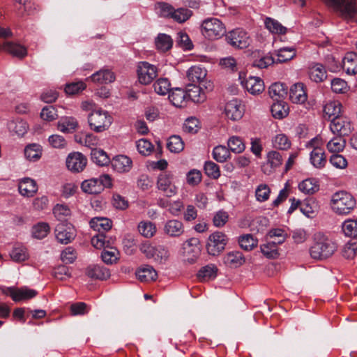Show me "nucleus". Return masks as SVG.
Masks as SVG:
<instances>
[{
  "label": "nucleus",
  "instance_id": "f257e3e1",
  "mask_svg": "<svg viewBox=\"0 0 357 357\" xmlns=\"http://www.w3.org/2000/svg\"><path fill=\"white\" fill-rule=\"evenodd\" d=\"M319 233L315 242L310 248V256L314 259H325L331 257L337 250L336 243L324 235Z\"/></svg>",
  "mask_w": 357,
  "mask_h": 357
},
{
  "label": "nucleus",
  "instance_id": "f03ea898",
  "mask_svg": "<svg viewBox=\"0 0 357 357\" xmlns=\"http://www.w3.org/2000/svg\"><path fill=\"white\" fill-rule=\"evenodd\" d=\"M356 206V200L354 197L345 192H335L331 199V208L338 215L349 214Z\"/></svg>",
  "mask_w": 357,
  "mask_h": 357
},
{
  "label": "nucleus",
  "instance_id": "7ed1b4c3",
  "mask_svg": "<svg viewBox=\"0 0 357 357\" xmlns=\"http://www.w3.org/2000/svg\"><path fill=\"white\" fill-rule=\"evenodd\" d=\"M89 127L96 132H101L107 130L112 123V117L108 112L98 108L88 115Z\"/></svg>",
  "mask_w": 357,
  "mask_h": 357
},
{
  "label": "nucleus",
  "instance_id": "20e7f679",
  "mask_svg": "<svg viewBox=\"0 0 357 357\" xmlns=\"http://www.w3.org/2000/svg\"><path fill=\"white\" fill-rule=\"evenodd\" d=\"M112 185V180L109 175L103 174L99 178H92L84 180L81 184V188L85 193L97 195L103 191L105 188Z\"/></svg>",
  "mask_w": 357,
  "mask_h": 357
},
{
  "label": "nucleus",
  "instance_id": "39448f33",
  "mask_svg": "<svg viewBox=\"0 0 357 357\" xmlns=\"http://www.w3.org/2000/svg\"><path fill=\"white\" fill-rule=\"evenodd\" d=\"M202 34L208 39H218L226 32L223 23L218 18L211 17L206 19L202 24Z\"/></svg>",
  "mask_w": 357,
  "mask_h": 357
},
{
  "label": "nucleus",
  "instance_id": "423d86ee",
  "mask_svg": "<svg viewBox=\"0 0 357 357\" xmlns=\"http://www.w3.org/2000/svg\"><path fill=\"white\" fill-rule=\"evenodd\" d=\"M347 20L357 22V3L354 0H328Z\"/></svg>",
  "mask_w": 357,
  "mask_h": 357
},
{
  "label": "nucleus",
  "instance_id": "0eeeda50",
  "mask_svg": "<svg viewBox=\"0 0 357 357\" xmlns=\"http://www.w3.org/2000/svg\"><path fill=\"white\" fill-rule=\"evenodd\" d=\"M227 242L228 237L224 232L217 231L212 233L206 244L208 253L213 256L218 255L225 250Z\"/></svg>",
  "mask_w": 357,
  "mask_h": 357
},
{
  "label": "nucleus",
  "instance_id": "6e6552de",
  "mask_svg": "<svg viewBox=\"0 0 357 357\" xmlns=\"http://www.w3.org/2000/svg\"><path fill=\"white\" fill-rule=\"evenodd\" d=\"M157 188L162 192L165 196L172 197L178 192V187L175 184L174 176L172 174L162 172L157 178Z\"/></svg>",
  "mask_w": 357,
  "mask_h": 357
},
{
  "label": "nucleus",
  "instance_id": "1a4fd4ad",
  "mask_svg": "<svg viewBox=\"0 0 357 357\" xmlns=\"http://www.w3.org/2000/svg\"><path fill=\"white\" fill-rule=\"evenodd\" d=\"M227 43L234 48L248 47L251 39L248 33L242 29H236L229 31L226 36Z\"/></svg>",
  "mask_w": 357,
  "mask_h": 357
},
{
  "label": "nucleus",
  "instance_id": "9d476101",
  "mask_svg": "<svg viewBox=\"0 0 357 357\" xmlns=\"http://www.w3.org/2000/svg\"><path fill=\"white\" fill-rule=\"evenodd\" d=\"M137 78L140 84H151L158 75L157 67L146 61L139 62L137 69Z\"/></svg>",
  "mask_w": 357,
  "mask_h": 357
},
{
  "label": "nucleus",
  "instance_id": "9b49d317",
  "mask_svg": "<svg viewBox=\"0 0 357 357\" xmlns=\"http://www.w3.org/2000/svg\"><path fill=\"white\" fill-rule=\"evenodd\" d=\"M3 293L10 296L15 302L27 301L34 298L38 294L37 291L25 286L20 288L8 287L3 291Z\"/></svg>",
  "mask_w": 357,
  "mask_h": 357
},
{
  "label": "nucleus",
  "instance_id": "f8f14e48",
  "mask_svg": "<svg viewBox=\"0 0 357 357\" xmlns=\"http://www.w3.org/2000/svg\"><path fill=\"white\" fill-rule=\"evenodd\" d=\"M330 129L333 134L343 137L349 135L352 130L349 119L344 116L333 118L331 120Z\"/></svg>",
  "mask_w": 357,
  "mask_h": 357
},
{
  "label": "nucleus",
  "instance_id": "ddd939ff",
  "mask_svg": "<svg viewBox=\"0 0 357 357\" xmlns=\"http://www.w3.org/2000/svg\"><path fill=\"white\" fill-rule=\"evenodd\" d=\"M319 140L316 138L312 139L310 143L309 146L312 147L313 149L310 153V162L317 169H322L326 164V157L324 150L318 146Z\"/></svg>",
  "mask_w": 357,
  "mask_h": 357
},
{
  "label": "nucleus",
  "instance_id": "4468645a",
  "mask_svg": "<svg viewBox=\"0 0 357 357\" xmlns=\"http://www.w3.org/2000/svg\"><path fill=\"white\" fill-rule=\"evenodd\" d=\"M54 233L57 241L63 244L69 243L75 236L74 227L64 222H60L56 226Z\"/></svg>",
  "mask_w": 357,
  "mask_h": 357
},
{
  "label": "nucleus",
  "instance_id": "2eb2a0df",
  "mask_svg": "<svg viewBox=\"0 0 357 357\" xmlns=\"http://www.w3.org/2000/svg\"><path fill=\"white\" fill-rule=\"evenodd\" d=\"M163 234L169 238H179L185 233L183 223L176 219L167 220L162 227Z\"/></svg>",
  "mask_w": 357,
  "mask_h": 357
},
{
  "label": "nucleus",
  "instance_id": "dca6fc26",
  "mask_svg": "<svg viewBox=\"0 0 357 357\" xmlns=\"http://www.w3.org/2000/svg\"><path fill=\"white\" fill-rule=\"evenodd\" d=\"M206 75L207 70L201 66H193L187 71V78L191 84H202L206 89L208 88L206 85Z\"/></svg>",
  "mask_w": 357,
  "mask_h": 357
},
{
  "label": "nucleus",
  "instance_id": "f3484780",
  "mask_svg": "<svg viewBox=\"0 0 357 357\" xmlns=\"http://www.w3.org/2000/svg\"><path fill=\"white\" fill-rule=\"evenodd\" d=\"M86 163V157L79 152L70 153L66 158V166L70 171L73 172H82L85 168Z\"/></svg>",
  "mask_w": 357,
  "mask_h": 357
},
{
  "label": "nucleus",
  "instance_id": "a211bd4d",
  "mask_svg": "<svg viewBox=\"0 0 357 357\" xmlns=\"http://www.w3.org/2000/svg\"><path fill=\"white\" fill-rule=\"evenodd\" d=\"M183 250L187 257L186 259L190 263H193L201 252L199 240L197 238H191L187 240L183 244Z\"/></svg>",
  "mask_w": 357,
  "mask_h": 357
},
{
  "label": "nucleus",
  "instance_id": "6ab92c4d",
  "mask_svg": "<svg viewBox=\"0 0 357 357\" xmlns=\"http://www.w3.org/2000/svg\"><path fill=\"white\" fill-rule=\"evenodd\" d=\"M289 98L295 104L305 103L307 100V94L304 84L298 82L293 84L289 89Z\"/></svg>",
  "mask_w": 357,
  "mask_h": 357
},
{
  "label": "nucleus",
  "instance_id": "aec40b11",
  "mask_svg": "<svg viewBox=\"0 0 357 357\" xmlns=\"http://www.w3.org/2000/svg\"><path fill=\"white\" fill-rule=\"evenodd\" d=\"M225 113L228 119L238 121L242 118L243 109L239 101L237 99H234L226 103Z\"/></svg>",
  "mask_w": 357,
  "mask_h": 357
},
{
  "label": "nucleus",
  "instance_id": "412c9836",
  "mask_svg": "<svg viewBox=\"0 0 357 357\" xmlns=\"http://www.w3.org/2000/svg\"><path fill=\"white\" fill-rule=\"evenodd\" d=\"M243 86L252 95H258L264 91V81L259 77H249L242 81Z\"/></svg>",
  "mask_w": 357,
  "mask_h": 357
},
{
  "label": "nucleus",
  "instance_id": "4be33fe9",
  "mask_svg": "<svg viewBox=\"0 0 357 357\" xmlns=\"http://www.w3.org/2000/svg\"><path fill=\"white\" fill-rule=\"evenodd\" d=\"M85 273L90 278L101 280H107L111 275L110 271L107 268L98 264L89 266L86 269Z\"/></svg>",
  "mask_w": 357,
  "mask_h": 357
},
{
  "label": "nucleus",
  "instance_id": "5701e85b",
  "mask_svg": "<svg viewBox=\"0 0 357 357\" xmlns=\"http://www.w3.org/2000/svg\"><path fill=\"white\" fill-rule=\"evenodd\" d=\"M18 190L21 195L31 197L36 193L38 186L33 179L30 178H24L19 182Z\"/></svg>",
  "mask_w": 357,
  "mask_h": 357
},
{
  "label": "nucleus",
  "instance_id": "b1692460",
  "mask_svg": "<svg viewBox=\"0 0 357 357\" xmlns=\"http://www.w3.org/2000/svg\"><path fill=\"white\" fill-rule=\"evenodd\" d=\"M112 166L118 172H128L132 169V161L126 155H119L112 159Z\"/></svg>",
  "mask_w": 357,
  "mask_h": 357
},
{
  "label": "nucleus",
  "instance_id": "393cba45",
  "mask_svg": "<svg viewBox=\"0 0 357 357\" xmlns=\"http://www.w3.org/2000/svg\"><path fill=\"white\" fill-rule=\"evenodd\" d=\"M1 49L20 59H22L27 55V49L26 47L13 42L5 43Z\"/></svg>",
  "mask_w": 357,
  "mask_h": 357
},
{
  "label": "nucleus",
  "instance_id": "a878e982",
  "mask_svg": "<svg viewBox=\"0 0 357 357\" xmlns=\"http://www.w3.org/2000/svg\"><path fill=\"white\" fill-rule=\"evenodd\" d=\"M342 68L347 74H357V53L351 52L345 54L342 59Z\"/></svg>",
  "mask_w": 357,
  "mask_h": 357
},
{
  "label": "nucleus",
  "instance_id": "bb28decb",
  "mask_svg": "<svg viewBox=\"0 0 357 357\" xmlns=\"http://www.w3.org/2000/svg\"><path fill=\"white\" fill-rule=\"evenodd\" d=\"M91 78L93 82L103 84L114 82L116 77L112 70L109 69H101L93 73Z\"/></svg>",
  "mask_w": 357,
  "mask_h": 357
},
{
  "label": "nucleus",
  "instance_id": "cd10ccee",
  "mask_svg": "<svg viewBox=\"0 0 357 357\" xmlns=\"http://www.w3.org/2000/svg\"><path fill=\"white\" fill-rule=\"evenodd\" d=\"M310 79L315 82H323L327 77L325 67L321 63H312L309 67Z\"/></svg>",
  "mask_w": 357,
  "mask_h": 357
},
{
  "label": "nucleus",
  "instance_id": "c85d7f7f",
  "mask_svg": "<svg viewBox=\"0 0 357 357\" xmlns=\"http://www.w3.org/2000/svg\"><path fill=\"white\" fill-rule=\"evenodd\" d=\"M186 92L188 99L194 102L201 103L206 99V96L199 85L189 84Z\"/></svg>",
  "mask_w": 357,
  "mask_h": 357
},
{
  "label": "nucleus",
  "instance_id": "c756f323",
  "mask_svg": "<svg viewBox=\"0 0 357 357\" xmlns=\"http://www.w3.org/2000/svg\"><path fill=\"white\" fill-rule=\"evenodd\" d=\"M225 264L231 268L242 266L245 260L241 252L235 251L227 253L223 258Z\"/></svg>",
  "mask_w": 357,
  "mask_h": 357
},
{
  "label": "nucleus",
  "instance_id": "7c9ffc66",
  "mask_svg": "<svg viewBox=\"0 0 357 357\" xmlns=\"http://www.w3.org/2000/svg\"><path fill=\"white\" fill-rule=\"evenodd\" d=\"M137 230L144 238H151L155 235L157 227L154 222L149 220H142L139 222Z\"/></svg>",
  "mask_w": 357,
  "mask_h": 357
},
{
  "label": "nucleus",
  "instance_id": "2f4dec72",
  "mask_svg": "<svg viewBox=\"0 0 357 357\" xmlns=\"http://www.w3.org/2000/svg\"><path fill=\"white\" fill-rule=\"evenodd\" d=\"M170 102L177 107H183L188 100L186 91L176 88L169 94Z\"/></svg>",
  "mask_w": 357,
  "mask_h": 357
},
{
  "label": "nucleus",
  "instance_id": "473e14b6",
  "mask_svg": "<svg viewBox=\"0 0 357 357\" xmlns=\"http://www.w3.org/2000/svg\"><path fill=\"white\" fill-rule=\"evenodd\" d=\"M90 226L99 233H105L112 228V221L106 218L95 217L90 221Z\"/></svg>",
  "mask_w": 357,
  "mask_h": 357
},
{
  "label": "nucleus",
  "instance_id": "72a5a7b5",
  "mask_svg": "<svg viewBox=\"0 0 357 357\" xmlns=\"http://www.w3.org/2000/svg\"><path fill=\"white\" fill-rule=\"evenodd\" d=\"M78 126L77 119L73 116L62 117L57 123L58 129L62 132H72Z\"/></svg>",
  "mask_w": 357,
  "mask_h": 357
},
{
  "label": "nucleus",
  "instance_id": "f704fd0d",
  "mask_svg": "<svg viewBox=\"0 0 357 357\" xmlns=\"http://www.w3.org/2000/svg\"><path fill=\"white\" fill-rule=\"evenodd\" d=\"M136 275L141 282H148L155 280L158 274L152 266L146 265L140 268L136 272Z\"/></svg>",
  "mask_w": 357,
  "mask_h": 357
},
{
  "label": "nucleus",
  "instance_id": "c9c22d12",
  "mask_svg": "<svg viewBox=\"0 0 357 357\" xmlns=\"http://www.w3.org/2000/svg\"><path fill=\"white\" fill-rule=\"evenodd\" d=\"M268 93L271 98L275 101L281 100L287 94V88L282 83L275 82L271 85Z\"/></svg>",
  "mask_w": 357,
  "mask_h": 357
},
{
  "label": "nucleus",
  "instance_id": "e433bc0d",
  "mask_svg": "<svg viewBox=\"0 0 357 357\" xmlns=\"http://www.w3.org/2000/svg\"><path fill=\"white\" fill-rule=\"evenodd\" d=\"M342 105L338 101H331L326 103L324 107V113L325 117L328 116L329 119L341 116Z\"/></svg>",
  "mask_w": 357,
  "mask_h": 357
},
{
  "label": "nucleus",
  "instance_id": "4c0bfd02",
  "mask_svg": "<svg viewBox=\"0 0 357 357\" xmlns=\"http://www.w3.org/2000/svg\"><path fill=\"white\" fill-rule=\"evenodd\" d=\"M218 268L214 264H208L202 268L197 273V278L200 281H206L214 279L217 275Z\"/></svg>",
  "mask_w": 357,
  "mask_h": 357
},
{
  "label": "nucleus",
  "instance_id": "58836bf2",
  "mask_svg": "<svg viewBox=\"0 0 357 357\" xmlns=\"http://www.w3.org/2000/svg\"><path fill=\"white\" fill-rule=\"evenodd\" d=\"M271 111L274 118L281 119L288 115L289 107L284 102L278 100L272 105Z\"/></svg>",
  "mask_w": 357,
  "mask_h": 357
},
{
  "label": "nucleus",
  "instance_id": "ea45409f",
  "mask_svg": "<svg viewBox=\"0 0 357 357\" xmlns=\"http://www.w3.org/2000/svg\"><path fill=\"white\" fill-rule=\"evenodd\" d=\"M24 155L30 161L38 160L42 155V147L38 144H31L24 149Z\"/></svg>",
  "mask_w": 357,
  "mask_h": 357
},
{
  "label": "nucleus",
  "instance_id": "a19ab883",
  "mask_svg": "<svg viewBox=\"0 0 357 357\" xmlns=\"http://www.w3.org/2000/svg\"><path fill=\"white\" fill-rule=\"evenodd\" d=\"M278 244L269 241L260 246L261 252L268 259H276L279 256Z\"/></svg>",
  "mask_w": 357,
  "mask_h": 357
},
{
  "label": "nucleus",
  "instance_id": "79ce46f5",
  "mask_svg": "<svg viewBox=\"0 0 357 357\" xmlns=\"http://www.w3.org/2000/svg\"><path fill=\"white\" fill-rule=\"evenodd\" d=\"M91 160L98 165L105 166L109 163L110 160L107 153L102 149H92Z\"/></svg>",
  "mask_w": 357,
  "mask_h": 357
},
{
  "label": "nucleus",
  "instance_id": "37998d69",
  "mask_svg": "<svg viewBox=\"0 0 357 357\" xmlns=\"http://www.w3.org/2000/svg\"><path fill=\"white\" fill-rule=\"evenodd\" d=\"M155 46L160 52H166L172 48L173 40L171 37L165 33H160L155 38Z\"/></svg>",
  "mask_w": 357,
  "mask_h": 357
},
{
  "label": "nucleus",
  "instance_id": "c03bdc74",
  "mask_svg": "<svg viewBox=\"0 0 357 357\" xmlns=\"http://www.w3.org/2000/svg\"><path fill=\"white\" fill-rule=\"evenodd\" d=\"M229 151L235 153H241L244 151L245 145L243 139L238 136H231L227 141Z\"/></svg>",
  "mask_w": 357,
  "mask_h": 357
},
{
  "label": "nucleus",
  "instance_id": "a18cd8bd",
  "mask_svg": "<svg viewBox=\"0 0 357 357\" xmlns=\"http://www.w3.org/2000/svg\"><path fill=\"white\" fill-rule=\"evenodd\" d=\"M92 245L97 249H105L111 245V238L105 234L99 233L91 238Z\"/></svg>",
  "mask_w": 357,
  "mask_h": 357
},
{
  "label": "nucleus",
  "instance_id": "49530a36",
  "mask_svg": "<svg viewBox=\"0 0 357 357\" xmlns=\"http://www.w3.org/2000/svg\"><path fill=\"white\" fill-rule=\"evenodd\" d=\"M342 230L345 236H357V219H347L342 225Z\"/></svg>",
  "mask_w": 357,
  "mask_h": 357
},
{
  "label": "nucleus",
  "instance_id": "de8ad7c7",
  "mask_svg": "<svg viewBox=\"0 0 357 357\" xmlns=\"http://www.w3.org/2000/svg\"><path fill=\"white\" fill-rule=\"evenodd\" d=\"M345 144L346 141L343 137L336 136L327 143L326 147L331 153H339L343 151Z\"/></svg>",
  "mask_w": 357,
  "mask_h": 357
},
{
  "label": "nucleus",
  "instance_id": "09e8293b",
  "mask_svg": "<svg viewBox=\"0 0 357 357\" xmlns=\"http://www.w3.org/2000/svg\"><path fill=\"white\" fill-rule=\"evenodd\" d=\"M212 154L213 159L218 162H224L231 156L229 149L222 145L215 146Z\"/></svg>",
  "mask_w": 357,
  "mask_h": 357
},
{
  "label": "nucleus",
  "instance_id": "8fccbe9b",
  "mask_svg": "<svg viewBox=\"0 0 357 357\" xmlns=\"http://www.w3.org/2000/svg\"><path fill=\"white\" fill-rule=\"evenodd\" d=\"M238 243L241 248L250 251L257 247L258 241L252 234H245L238 238Z\"/></svg>",
  "mask_w": 357,
  "mask_h": 357
},
{
  "label": "nucleus",
  "instance_id": "3c124183",
  "mask_svg": "<svg viewBox=\"0 0 357 357\" xmlns=\"http://www.w3.org/2000/svg\"><path fill=\"white\" fill-rule=\"evenodd\" d=\"M273 146L278 149L287 150L291 146V141L284 134H278L272 139Z\"/></svg>",
  "mask_w": 357,
  "mask_h": 357
},
{
  "label": "nucleus",
  "instance_id": "603ef678",
  "mask_svg": "<svg viewBox=\"0 0 357 357\" xmlns=\"http://www.w3.org/2000/svg\"><path fill=\"white\" fill-rule=\"evenodd\" d=\"M119 251L109 245L102 252L101 257L102 261L107 264L115 263L119 259Z\"/></svg>",
  "mask_w": 357,
  "mask_h": 357
},
{
  "label": "nucleus",
  "instance_id": "864d4df0",
  "mask_svg": "<svg viewBox=\"0 0 357 357\" xmlns=\"http://www.w3.org/2000/svg\"><path fill=\"white\" fill-rule=\"evenodd\" d=\"M10 256L13 261L21 262L28 259L29 254L25 247L23 245H17L13 248Z\"/></svg>",
  "mask_w": 357,
  "mask_h": 357
},
{
  "label": "nucleus",
  "instance_id": "5fc2aeb1",
  "mask_svg": "<svg viewBox=\"0 0 357 357\" xmlns=\"http://www.w3.org/2000/svg\"><path fill=\"white\" fill-rule=\"evenodd\" d=\"M169 256L168 249L164 245L154 246V251L153 253L152 259L158 263H164L166 261Z\"/></svg>",
  "mask_w": 357,
  "mask_h": 357
},
{
  "label": "nucleus",
  "instance_id": "6e6d98bb",
  "mask_svg": "<svg viewBox=\"0 0 357 357\" xmlns=\"http://www.w3.org/2000/svg\"><path fill=\"white\" fill-rule=\"evenodd\" d=\"M50 231V226L46 222H38L32 227V235L34 238L42 239L47 236Z\"/></svg>",
  "mask_w": 357,
  "mask_h": 357
},
{
  "label": "nucleus",
  "instance_id": "4d7b16f0",
  "mask_svg": "<svg viewBox=\"0 0 357 357\" xmlns=\"http://www.w3.org/2000/svg\"><path fill=\"white\" fill-rule=\"evenodd\" d=\"M170 86V82L167 78H160L153 84L154 91L160 96L169 93Z\"/></svg>",
  "mask_w": 357,
  "mask_h": 357
},
{
  "label": "nucleus",
  "instance_id": "13d9d810",
  "mask_svg": "<svg viewBox=\"0 0 357 357\" xmlns=\"http://www.w3.org/2000/svg\"><path fill=\"white\" fill-rule=\"evenodd\" d=\"M296 56V50L293 47H283L278 50L277 63H284L292 59Z\"/></svg>",
  "mask_w": 357,
  "mask_h": 357
},
{
  "label": "nucleus",
  "instance_id": "bf43d9fd",
  "mask_svg": "<svg viewBox=\"0 0 357 357\" xmlns=\"http://www.w3.org/2000/svg\"><path fill=\"white\" fill-rule=\"evenodd\" d=\"M342 254L346 259H354L357 255V240H351L346 243L343 247Z\"/></svg>",
  "mask_w": 357,
  "mask_h": 357
},
{
  "label": "nucleus",
  "instance_id": "052dcab7",
  "mask_svg": "<svg viewBox=\"0 0 357 357\" xmlns=\"http://www.w3.org/2000/svg\"><path fill=\"white\" fill-rule=\"evenodd\" d=\"M167 149L173 153H179L184 148V143L181 138L177 135H173L168 139Z\"/></svg>",
  "mask_w": 357,
  "mask_h": 357
},
{
  "label": "nucleus",
  "instance_id": "680f3d73",
  "mask_svg": "<svg viewBox=\"0 0 357 357\" xmlns=\"http://www.w3.org/2000/svg\"><path fill=\"white\" fill-rule=\"evenodd\" d=\"M299 190L305 194H314L319 190V185L316 184L314 179L307 178L298 185Z\"/></svg>",
  "mask_w": 357,
  "mask_h": 357
},
{
  "label": "nucleus",
  "instance_id": "e2e57ef3",
  "mask_svg": "<svg viewBox=\"0 0 357 357\" xmlns=\"http://www.w3.org/2000/svg\"><path fill=\"white\" fill-rule=\"evenodd\" d=\"M265 26L271 33L283 34L285 33L287 29L280 22L273 19L267 17L265 20Z\"/></svg>",
  "mask_w": 357,
  "mask_h": 357
},
{
  "label": "nucleus",
  "instance_id": "0e129e2a",
  "mask_svg": "<svg viewBox=\"0 0 357 357\" xmlns=\"http://www.w3.org/2000/svg\"><path fill=\"white\" fill-rule=\"evenodd\" d=\"M191 15L192 11L190 10L180 8L174 10L171 18L178 23H183L188 20Z\"/></svg>",
  "mask_w": 357,
  "mask_h": 357
},
{
  "label": "nucleus",
  "instance_id": "69168bd1",
  "mask_svg": "<svg viewBox=\"0 0 357 357\" xmlns=\"http://www.w3.org/2000/svg\"><path fill=\"white\" fill-rule=\"evenodd\" d=\"M136 146L138 152L145 156L149 155L153 150V144L146 139H140L137 141Z\"/></svg>",
  "mask_w": 357,
  "mask_h": 357
},
{
  "label": "nucleus",
  "instance_id": "338daca9",
  "mask_svg": "<svg viewBox=\"0 0 357 357\" xmlns=\"http://www.w3.org/2000/svg\"><path fill=\"white\" fill-rule=\"evenodd\" d=\"M267 164L270 165L271 167L275 169L282 164L283 158L280 153L276 151H271L267 154Z\"/></svg>",
  "mask_w": 357,
  "mask_h": 357
},
{
  "label": "nucleus",
  "instance_id": "774afa93",
  "mask_svg": "<svg viewBox=\"0 0 357 357\" xmlns=\"http://www.w3.org/2000/svg\"><path fill=\"white\" fill-rule=\"evenodd\" d=\"M229 220V214L224 210L217 211L213 218V223L215 227H222Z\"/></svg>",
  "mask_w": 357,
  "mask_h": 357
}]
</instances>
